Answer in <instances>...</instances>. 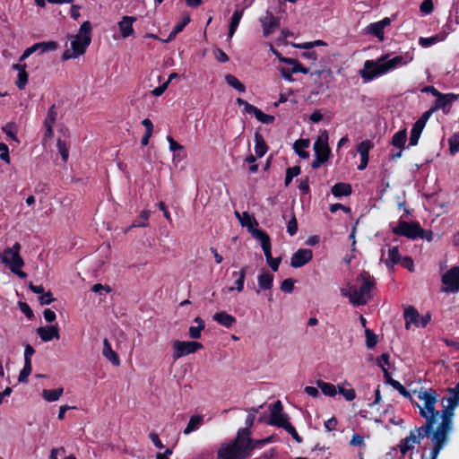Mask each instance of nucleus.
Instances as JSON below:
<instances>
[{
	"label": "nucleus",
	"instance_id": "obj_1",
	"mask_svg": "<svg viewBox=\"0 0 459 459\" xmlns=\"http://www.w3.org/2000/svg\"><path fill=\"white\" fill-rule=\"evenodd\" d=\"M413 60V52L408 51L403 55L389 58V55L381 56L376 60H366L364 62L361 77L367 81L382 76L399 66L406 65Z\"/></svg>",
	"mask_w": 459,
	"mask_h": 459
},
{
	"label": "nucleus",
	"instance_id": "obj_2",
	"mask_svg": "<svg viewBox=\"0 0 459 459\" xmlns=\"http://www.w3.org/2000/svg\"><path fill=\"white\" fill-rule=\"evenodd\" d=\"M375 280L367 272L359 273L351 282L348 281L340 289L342 296L349 299L355 307L366 305L373 297Z\"/></svg>",
	"mask_w": 459,
	"mask_h": 459
},
{
	"label": "nucleus",
	"instance_id": "obj_3",
	"mask_svg": "<svg viewBox=\"0 0 459 459\" xmlns=\"http://www.w3.org/2000/svg\"><path fill=\"white\" fill-rule=\"evenodd\" d=\"M418 401L415 402V405L420 410V414L426 420L425 426L427 429H433L434 425L437 422V420H441L438 423L442 422V413L436 409V403L438 400V394L433 389L420 390L415 392ZM439 425H437L438 427Z\"/></svg>",
	"mask_w": 459,
	"mask_h": 459
},
{
	"label": "nucleus",
	"instance_id": "obj_4",
	"mask_svg": "<svg viewBox=\"0 0 459 459\" xmlns=\"http://www.w3.org/2000/svg\"><path fill=\"white\" fill-rule=\"evenodd\" d=\"M91 23L84 22L77 34L70 36V48H66L62 56L63 60L74 59L83 55L91 41Z\"/></svg>",
	"mask_w": 459,
	"mask_h": 459
},
{
	"label": "nucleus",
	"instance_id": "obj_5",
	"mask_svg": "<svg viewBox=\"0 0 459 459\" xmlns=\"http://www.w3.org/2000/svg\"><path fill=\"white\" fill-rule=\"evenodd\" d=\"M21 245L16 242L12 247H7L2 253V264L21 279L27 278V273L22 271L24 266V261L21 256Z\"/></svg>",
	"mask_w": 459,
	"mask_h": 459
},
{
	"label": "nucleus",
	"instance_id": "obj_6",
	"mask_svg": "<svg viewBox=\"0 0 459 459\" xmlns=\"http://www.w3.org/2000/svg\"><path fill=\"white\" fill-rule=\"evenodd\" d=\"M433 429H427V426L415 428L410 432V435L402 439L399 445L401 453L404 455L408 451L413 449L416 445L420 444L425 436L429 434Z\"/></svg>",
	"mask_w": 459,
	"mask_h": 459
},
{
	"label": "nucleus",
	"instance_id": "obj_7",
	"mask_svg": "<svg viewBox=\"0 0 459 459\" xmlns=\"http://www.w3.org/2000/svg\"><path fill=\"white\" fill-rule=\"evenodd\" d=\"M250 430L247 429H239L232 443L242 459L248 457L250 452L255 448L253 439L250 438Z\"/></svg>",
	"mask_w": 459,
	"mask_h": 459
},
{
	"label": "nucleus",
	"instance_id": "obj_8",
	"mask_svg": "<svg viewBox=\"0 0 459 459\" xmlns=\"http://www.w3.org/2000/svg\"><path fill=\"white\" fill-rule=\"evenodd\" d=\"M403 317L405 320V328L407 330H410L412 327H425L430 321L429 315L420 316L413 307H408L404 309Z\"/></svg>",
	"mask_w": 459,
	"mask_h": 459
},
{
	"label": "nucleus",
	"instance_id": "obj_9",
	"mask_svg": "<svg viewBox=\"0 0 459 459\" xmlns=\"http://www.w3.org/2000/svg\"><path fill=\"white\" fill-rule=\"evenodd\" d=\"M203 348L202 343L197 342H181L176 341L173 342V358L178 359L188 354L195 353L196 351Z\"/></svg>",
	"mask_w": 459,
	"mask_h": 459
},
{
	"label": "nucleus",
	"instance_id": "obj_10",
	"mask_svg": "<svg viewBox=\"0 0 459 459\" xmlns=\"http://www.w3.org/2000/svg\"><path fill=\"white\" fill-rule=\"evenodd\" d=\"M393 231L396 235L404 236L412 239L421 237L422 233V230L419 223H409L406 221H400L397 226L393 228Z\"/></svg>",
	"mask_w": 459,
	"mask_h": 459
},
{
	"label": "nucleus",
	"instance_id": "obj_11",
	"mask_svg": "<svg viewBox=\"0 0 459 459\" xmlns=\"http://www.w3.org/2000/svg\"><path fill=\"white\" fill-rule=\"evenodd\" d=\"M443 291H459V267H453L442 276Z\"/></svg>",
	"mask_w": 459,
	"mask_h": 459
},
{
	"label": "nucleus",
	"instance_id": "obj_12",
	"mask_svg": "<svg viewBox=\"0 0 459 459\" xmlns=\"http://www.w3.org/2000/svg\"><path fill=\"white\" fill-rule=\"evenodd\" d=\"M329 135L326 130H324L317 136L314 143L315 155L321 157L322 160H328L331 150L328 145Z\"/></svg>",
	"mask_w": 459,
	"mask_h": 459
},
{
	"label": "nucleus",
	"instance_id": "obj_13",
	"mask_svg": "<svg viewBox=\"0 0 459 459\" xmlns=\"http://www.w3.org/2000/svg\"><path fill=\"white\" fill-rule=\"evenodd\" d=\"M271 416L268 423L270 425L277 426L282 428L283 425L287 424L288 416L282 411V404L281 401H276L271 406Z\"/></svg>",
	"mask_w": 459,
	"mask_h": 459
},
{
	"label": "nucleus",
	"instance_id": "obj_14",
	"mask_svg": "<svg viewBox=\"0 0 459 459\" xmlns=\"http://www.w3.org/2000/svg\"><path fill=\"white\" fill-rule=\"evenodd\" d=\"M57 46H58L57 43L55 41L36 43L24 50L23 54L20 57L19 61L20 62L24 61L26 58H28L30 55H32L35 52H39L42 54V53H45L48 51L56 50L57 48Z\"/></svg>",
	"mask_w": 459,
	"mask_h": 459
},
{
	"label": "nucleus",
	"instance_id": "obj_15",
	"mask_svg": "<svg viewBox=\"0 0 459 459\" xmlns=\"http://www.w3.org/2000/svg\"><path fill=\"white\" fill-rule=\"evenodd\" d=\"M264 37H268L280 26V18L274 16L271 11H266L265 14L260 18Z\"/></svg>",
	"mask_w": 459,
	"mask_h": 459
},
{
	"label": "nucleus",
	"instance_id": "obj_16",
	"mask_svg": "<svg viewBox=\"0 0 459 459\" xmlns=\"http://www.w3.org/2000/svg\"><path fill=\"white\" fill-rule=\"evenodd\" d=\"M390 23L391 19L386 17L379 22L368 24L365 28V31L366 33L373 35L376 38H377L379 41H383L385 39V28L389 26Z\"/></svg>",
	"mask_w": 459,
	"mask_h": 459
},
{
	"label": "nucleus",
	"instance_id": "obj_17",
	"mask_svg": "<svg viewBox=\"0 0 459 459\" xmlns=\"http://www.w3.org/2000/svg\"><path fill=\"white\" fill-rule=\"evenodd\" d=\"M313 252L311 249L302 248L296 251L290 259V266L293 268H299L311 261Z\"/></svg>",
	"mask_w": 459,
	"mask_h": 459
},
{
	"label": "nucleus",
	"instance_id": "obj_18",
	"mask_svg": "<svg viewBox=\"0 0 459 459\" xmlns=\"http://www.w3.org/2000/svg\"><path fill=\"white\" fill-rule=\"evenodd\" d=\"M274 275L266 269H262L257 276V293L263 290H269L273 286Z\"/></svg>",
	"mask_w": 459,
	"mask_h": 459
},
{
	"label": "nucleus",
	"instance_id": "obj_19",
	"mask_svg": "<svg viewBox=\"0 0 459 459\" xmlns=\"http://www.w3.org/2000/svg\"><path fill=\"white\" fill-rule=\"evenodd\" d=\"M136 18L134 16H123L122 19L117 22L120 36L123 39H126L130 36L134 35V22Z\"/></svg>",
	"mask_w": 459,
	"mask_h": 459
},
{
	"label": "nucleus",
	"instance_id": "obj_20",
	"mask_svg": "<svg viewBox=\"0 0 459 459\" xmlns=\"http://www.w3.org/2000/svg\"><path fill=\"white\" fill-rule=\"evenodd\" d=\"M373 147L374 144L369 140H365L358 145L357 151L360 156V163L358 166V169L364 170L367 168L368 164V153Z\"/></svg>",
	"mask_w": 459,
	"mask_h": 459
},
{
	"label": "nucleus",
	"instance_id": "obj_21",
	"mask_svg": "<svg viewBox=\"0 0 459 459\" xmlns=\"http://www.w3.org/2000/svg\"><path fill=\"white\" fill-rule=\"evenodd\" d=\"M37 333L45 342L60 338L59 328L56 324L49 326H40L37 329Z\"/></svg>",
	"mask_w": 459,
	"mask_h": 459
},
{
	"label": "nucleus",
	"instance_id": "obj_22",
	"mask_svg": "<svg viewBox=\"0 0 459 459\" xmlns=\"http://www.w3.org/2000/svg\"><path fill=\"white\" fill-rule=\"evenodd\" d=\"M235 215L238 218L241 226L246 227L247 230L252 234L254 230H256V227L258 225L257 221L252 215L247 212H235Z\"/></svg>",
	"mask_w": 459,
	"mask_h": 459
},
{
	"label": "nucleus",
	"instance_id": "obj_23",
	"mask_svg": "<svg viewBox=\"0 0 459 459\" xmlns=\"http://www.w3.org/2000/svg\"><path fill=\"white\" fill-rule=\"evenodd\" d=\"M381 252H382L381 260L385 261V263L387 266H392L395 264H398V263H400V261L402 259L399 250L396 247H392V248L388 247L387 257H385V248H382Z\"/></svg>",
	"mask_w": 459,
	"mask_h": 459
},
{
	"label": "nucleus",
	"instance_id": "obj_24",
	"mask_svg": "<svg viewBox=\"0 0 459 459\" xmlns=\"http://www.w3.org/2000/svg\"><path fill=\"white\" fill-rule=\"evenodd\" d=\"M436 98L433 109H445L446 106H449L452 102L455 101L459 98V95L454 93L443 94L439 92Z\"/></svg>",
	"mask_w": 459,
	"mask_h": 459
},
{
	"label": "nucleus",
	"instance_id": "obj_25",
	"mask_svg": "<svg viewBox=\"0 0 459 459\" xmlns=\"http://www.w3.org/2000/svg\"><path fill=\"white\" fill-rule=\"evenodd\" d=\"M219 459H242L233 444L223 445L218 451Z\"/></svg>",
	"mask_w": 459,
	"mask_h": 459
},
{
	"label": "nucleus",
	"instance_id": "obj_26",
	"mask_svg": "<svg viewBox=\"0 0 459 459\" xmlns=\"http://www.w3.org/2000/svg\"><path fill=\"white\" fill-rule=\"evenodd\" d=\"M102 355L114 366L117 367L120 365V359L117 352L112 349L110 342L107 339L103 341Z\"/></svg>",
	"mask_w": 459,
	"mask_h": 459
},
{
	"label": "nucleus",
	"instance_id": "obj_27",
	"mask_svg": "<svg viewBox=\"0 0 459 459\" xmlns=\"http://www.w3.org/2000/svg\"><path fill=\"white\" fill-rule=\"evenodd\" d=\"M447 37V33L446 31H441L434 36L429 37V38H423L420 37L419 39V44L422 48H429L432 45H435L438 42L444 41Z\"/></svg>",
	"mask_w": 459,
	"mask_h": 459
},
{
	"label": "nucleus",
	"instance_id": "obj_28",
	"mask_svg": "<svg viewBox=\"0 0 459 459\" xmlns=\"http://www.w3.org/2000/svg\"><path fill=\"white\" fill-rule=\"evenodd\" d=\"M243 13H244V9H238L237 8L232 16H231V19H230V25H229V32H228V37L229 39H230L233 35L235 34L238 25H239V22L242 19V16H243Z\"/></svg>",
	"mask_w": 459,
	"mask_h": 459
},
{
	"label": "nucleus",
	"instance_id": "obj_29",
	"mask_svg": "<svg viewBox=\"0 0 459 459\" xmlns=\"http://www.w3.org/2000/svg\"><path fill=\"white\" fill-rule=\"evenodd\" d=\"M247 267H242L239 272L232 273V275L236 277L235 286L229 287L228 291L238 290V292L243 291L244 283L246 278Z\"/></svg>",
	"mask_w": 459,
	"mask_h": 459
},
{
	"label": "nucleus",
	"instance_id": "obj_30",
	"mask_svg": "<svg viewBox=\"0 0 459 459\" xmlns=\"http://www.w3.org/2000/svg\"><path fill=\"white\" fill-rule=\"evenodd\" d=\"M64 394V388L58 387L56 389H43L41 392L42 398L48 403H54L58 401Z\"/></svg>",
	"mask_w": 459,
	"mask_h": 459
},
{
	"label": "nucleus",
	"instance_id": "obj_31",
	"mask_svg": "<svg viewBox=\"0 0 459 459\" xmlns=\"http://www.w3.org/2000/svg\"><path fill=\"white\" fill-rule=\"evenodd\" d=\"M56 112L55 110V108L52 107L44 122V127H45V137L50 138L53 135V126L56 121Z\"/></svg>",
	"mask_w": 459,
	"mask_h": 459
},
{
	"label": "nucleus",
	"instance_id": "obj_32",
	"mask_svg": "<svg viewBox=\"0 0 459 459\" xmlns=\"http://www.w3.org/2000/svg\"><path fill=\"white\" fill-rule=\"evenodd\" d=\"M213 320L228 328L231 327L237 321L233 316L224 311L215 313L213 315Z\"/></svg>",
	"mask_w": 459,
	"mask_h": 459
},
{
	"label": "nucleus",
	"instance_id": "obj_33",
	"mask_svg": "<svg viewBox=\"0 0 459 459\" xmlns=\"http://www.w3.org/2000/svg\"><path fill=\"white\" fill-rule=\"evenodd\" d=\"M310 145V141L308 139H299L293 144V149L296 153L302 159H307L309 157V153L306 151Z\"/></svg>",
	"mask_w": 459,
	"mask_h": 459
},
{
	"label": "nucleus",
	"instance_id": "obj_34",
	"mask_svg": "<svg viewBox=\"0 0 459 459\" xmlns=\"http://www.w3.org/2000/svg\"><path fill=\"white\" fill-rule=\"evenodd\" d=\"M13 68L18 71V80L16 85L19 89H23L28 82V74L26 72V65L14 64Z\"/></svg>",
	"mask_w": 459,
	"mask_h": 459
},
{
	"label": "nucleus",
	"instance_id": "obj_35",
	"mask_svg": "<svg viewBox=\"0 0 459 459\" xmlns=\"http://www.w3.org/2000/svg\"><path fill=\"white\" fill-rule=\"evenodd\" d=\"M204 423V416L202 415H194L190 418L186 427L184 429L185 435H189L190 433L197 430Z\"/></svg>",
	"mask_w": 459,
	"mask_h": 459
},
{
	"label": "nucleus",
	"instance_id": "obj_36",
	"mask_svg": "<svg viewBox=\"0 0 459 459\" xmlns=\"http://www.w3.org/2000/svg\"><path fill=\"white\" fill-rule=\"evenodd\" d=\"M332 194L335 197L347 196L351 194V186L346 183H338L332 187Z\"/></svg>",
	"mask_w": 459,
	"mask_h": 459
},
{
	"label": "nucleus",
	"instance_id": "obj_37",
	"mask_svg": "<svg viewBox=\"0 0 459 459\" xmlns=\"http://www.w3.org/2000/svg\"><path fill=\"white\" fill-rule=\"evenodd\" d=\"M316 385L321 389L322 393L330 397H333L337 394L338 387L331 383L325 382L323 380H317Z\"/></svg>",
	"mask_w": 459,
	"mask_h": 459
},
{
	"label": "nucleus",
	"instance_id": "obj_38",
	"mask_svg": "<svg viewBox=\"0 0 459 459\" xmlns=\"http://www.w3.org/2000/svg\"><path fill=\"white\" fill-rule=\"evenodd\" d=\"M346 386H350V384L345 381L342 384H339L337 385L338 387V392L343 395V397L351 402V401H353L355 398H356V393H355V390L351 387H349V388H346Z\"/></svg>",
	"mask_w": 459,
	"mask_h": 459
},
{
	"label": "nucleus",
	"instance_id": "obj_39",
	"mask_svg": "<svg viewBox=\"0 0 459 459\" xmlns=\"http://www.w3.org/2000/svg\"><path fill=\"white\" fill-rule=\"evenodd\" d=\"M249 108L251 109L250 114H253L259 122H261L263 124H267V125L273 124L274 122L273 116L264 113L262 110H260L256 107Z\"/></svg>",
	"mask_w": 459,
	"mask_h": 459
},
{
	"label": "nucleus",
	"instance_id": "obj_40",
	"mask_svg": "<svg viewBox=\"0 0 459 459\" xmlns=\"http://www.w3.org/2000/svg\"><path fill=\"white\" fill-rule=\"evenodd\" d=\"M255 154L259 158H261L266 153L267 145H266L263 136L258 133H255Z\"/></svg>",
	"mask_w": 459,
	"mask_h": 459
},
{
	"label": "nucleus",
	"instance_id": "obj_41",
	"mask_svg": "<svg viewBox=\"0 0 459 459\" xmlns=\"http://www.w3.org/2000/svg\"><path fill=\"white\" fill-rule=\"evenodd\" d=\"M422 122L417 121L411 129V137H410V145L414 146L418 143V141L420 137V134L423 130Z\"/></svg>",
	"mask_w": 459,
	"mask_h": 459
},
{
	"label": "nucleus",
	"instance_id": "obj_42",
	"mask_svg": "<svg viewBox=\"0 0 459 459\" xmlns=\"http://www.w3.org/2000/svg\"><path fill=\"white\" fill-rule=\"evenodd\" d=\"M189 22H190V17L186 16L180 22H178L174 26V28L171 30V32L169 33L168 39L166 40H164V42H169L172 39H174V38L177 36V34L181 32L183 30V29L186 27V25Z\"/></svg>",
	"mask_w": 459,
	"mask_h": 459
},
{
	"label": "nucleus",
	"instance_id": "obj_43",
	"mask_svg": "<svg viewBox=\"0 0 459 459\" xmlns=\"http://www.w3.org/2000/svg\"><path fill=\"white\" fill-rule=\"evenodd\" d=\"M225 81L229 86L232 87L233 89L237 90L238 91H239V92L246 91L245 85L236 76H234L232 74H226Z\"/></svg>",
	"mask_w": 459,
	"mask_h": 459
},
{
	"label": "nucleus",
	"instance_id": "obj_44",
	"mask_svg": "<svg viewBox=\"0 0 459 459\" xmlns=\"http://www.w3.org/2000/svg\"><path fill=\"white\" fill-rule=\"evenodd\" d=\"M407 140V131L406 129L400 130L395 133L392 139V144L394 147L402 148L404 146Z\"/></svg>",
	"mask_w": 459,
	"mask_h": 459
},
{
	"label": "nucleus",
	"instance_id": "obj_45",
	"mask_svg": "<svg viewBox=\"0 0 459 459\" xmlns=\"http://www.w3.org/2000/svg\"><path fill=\"white\" fill-rule=\"evenodd\" d=\"M251 235L260 242L262 248L263 247L271 245L270 237L266 232L257 229L254 230Z\"/></svg>",
	"mask_w": 459,
	"mask_h": 459
},
{
	"label": "nucleus",
	"instance_id": "obj_46",
	"mask_svg": "<svg viewBox=\"0 0 459 459\" xmlns=\"http://www.w3.org/2000/svg\"><path fill=\"white\" fill-rule=\"evenodd\" d=\"M195 323L197 324V326H191L189 334L192 338L198 339L201 337V331L204 328V322L201 317H195Z\"/></svg>",
	"mask_w": 459,
	"mask_h": 459
},
{
	"label": "nucleus",
	"instance_id": "obj_47",
	"mask_svg": "<svg viewBox=\"0 0 459 459\" xmlns=\"http://www.w3.org/2000/svg\"><path fill=\"white\" fill-rule=\"evenodd\" d=\"M281 61L290 65L291 67V73L297 74V73H302V74H307L308 70L307 68H304L298 61L292 58H282Z\"/></svg>",
	"mask_w": 459,
	"mask_h": 459
},
{
	"label": "nucleus",
	"instance_id": "obj_48",
	"mask_svg": "<svg viewBox=\"0 0 459 459\" xmlns=\"http://www.w3.org/2000/svg\"><path fill=\"white\" fill-rule=\"evenodd\" d=\"M366 345L368 349L374 348L377 343V335L375 334L370 329H365Z\"/></svg>",
	"mask_w": 459,
	"mask_h": 459
},
{
	"label": "nucleus",
	"instance_id": "obj_49",
	"mask_svg": "<svg viewBox=\"0 0 459 459\" xmlns=\"http://www.w3.org/2000/svg\"><path fill=\"white\" fill-rule=\"evenodd\" d=\"M57 150L64 161H66L69 156V146L65 141L58 140L56 143Z\"/></svg>",
	"mask_w": 459,
	"mask_h": 459
},
{
	"label": "nucleus",
	"instance_id": "obj_50",
	"mask_svg": "<svg viewBox=\"0 0 459 459\" xmlns=\"http://www.w3.org/2000/svg\"><path fill=\"white\" fill-rule=\"evenodd\" d=\"M150 212L143 211L139 216V219L133 223L132 227H147Z\"/></svg>",
	"mask_w": 459,
	"mask_h": 459
},
{
	"label": "nucleus",
	"instance_id": "obj_51",
	"mask_svg": "<svg viewBox=\"0 0 459 459\" xmlns=\"http://www.w3.org/2000/svg\"><path fill=\"white\" fill-rule=\"evenodd\" d=\"M31 370H32L31 362L30 361L24 362V367L19 376V381L23 382V383L27 382L28 377L31 373Z\"/></svg>",
	"mask_w": 459,
	"mask_h": 459
},
{
	"label": "nucleus",
	"instance_id": "obj_52",
	"mask_svg": "<svg viewBox=\"0 0 459 459\" xmlns=\"http://www.w3.org/2000/svg\"><path fill=\"white\" fill-rule=\"evenodd\" d=\"M449 151L452 155L459 152V135L454 134L448 140Z\"/></svg>",
	"mask_w": 459,
	"mask_h": 459
},
{
	"label": "nucleus",
	"instance_id": "obj_53",
	"mask_svg": "<svg viewBox=\"0 0 459 459\" xmlns=\"http://www.w3.org/2000/svg\"><path fill=\"white\" fill-rule=\"evenodd\" d=\"M295 281L291 278L285 279L281 283V290L285 293H291L294 289Z\"/></svg>",
	"mask_w": 459,
	"mask_h": 459
},
{
	"label": "nucleus",
	"instance_id": "obj_54",
	"mask_svg": "<svg viewBox=\"0 0 459 459\" xmlns=\"http://www.w3.org/2000/svg\"><path fill=\"white\" fill-rule=\"evenodd\" d=\"M300 173L299 167H292L287 169L285 177V185L289 186L294 177H297Z\"/></svg>",
	"mask_w": 459,
	"mask_h": 459
},
{
	"label": "nucleus",
	"instance_id": "obj_55",
	"mask_svg": "<svg viewBox=\"0 0 459 459\" xmlns=\"http://www.w3.org/2000/svg\"><path fill=\"white\" fill-rule=\"evenodd\" d=\"M377 365L381 367V368L384 371L385 376H388V370L386 368V366L389 365V355L387 353H383L378 359H377Z\"/></svg>",
	"mask_w": 459,
	"mask_h": 459
},
{
	"label": "nucleus",
	"instance_id": "obj_56",
	"mask_svg": "<svg viewBox=\"0 0 459 459\" xmlns=\"http://www.w3.org/2000/svg\"><path fill=\"white\" fill-rule=\"evenodd\" d=\"M282 429H284L296 440V442H302L301 437L297 433L295 428L290 422L283 425Z\"/></svg>",
	"mask_w": 459,
	"mask_h": 459
},
{
	"label": "nucleus",
	"instance_id": "obj_57",
	"mask_svg": "<svg viewBox=\"0 0 459 459\" xmlns=\"http://www.w3.org/2000/svg\"><path fill=\"white\" fill-rule=\"evenodd\" d=\"M3 131L12 139L18 142L16 137V127L13 123H9L3 127Z\"/></svg>",
	"mask_w": 459,
	"mask_h": 459
},
{
	"label": "nucleus",
	"instance_id": "obj_58",
	"mask_svg": "<svg viewBox=\"0 0 459 459\" xmlns=\"http://www.w3.org/2000/svg\"><path fill=\"white\" fill-rule=\"evenodd\" d=\"M350 445L354 447L359 446V447L365 448V446H366V444L364 442V437L359 434H353V436L350 441Z\"/></svg>",
	"mask_w": 459,
	"mask_h": 459
},
{
	"label": "nucleus",
	"instance_id": "obj_59",
	"mask_svg": "<svg viewBox=\"0 0 459 459\" xmlns=\"http://www.w3.org/2000/svg\"><path fill=\"white\" fill-rule=\"evenodd\" d=\"M167 140L169 144V151L172 152H183L184 147L177 143L171 136H168Z\"/></svg>",
	"mask_w": 459,
	"mask_h": 459
},
{
	"label": "nucleus",
	"instance_id": "obj_60",
	"mask_svg": "<svg viewBox=\"0 0 459 459\" xmlns=\"http://www.w3.org/2000/svg\"><path fill=\"white\" fill-rule=\"evenodd\" d=\"M213 54H214L215 58L217 59V61H219L221 63H226L229 61V56H227V54L220 48H216L213 51Z\"/></svg>",
	"mask_w": 459,
	"mask_h": 459
},
{
	"label": "nucleus",
	"instance_id": "obj_61",
	"mask_svg": "<svg viewBox=\"0 0 459 459\" xmlns=\"http://www.w3.org/2000/svg\"><path fill=\"white\" fill-rule=\"evenodd\" d=\"M420 11L426 14L430 13L433 11V3L431 0H424L420 7Z\"/></svg>",
	"mask_w": 459,
	"mask_h": 459
},
{
	"label": "nucleus",
	"instance_id": "obj_62",
	"mask_svg": "<svg viewBox=\"0 0 459 459\" xmlns=\"http://www.w3.org/2000/svg\"><path fill=\"white\" fill-rule=\"evenodd\" d=\"M400 264L409 271L412 272L414 270V264L411 257L405 256L402 257Z\"/></svg>",
	"mask_w": 459,
	"mask_h": 459
},
{
	"label": "nucleus",
	"instance_id": "obj_63",
	"mask_svg": "<svg viewBox=\"0 0 459 459\" xmlns=\"http://www.w3.org/2000/svg\"><path fill=\"white\" fill-rule=\"evenodd\" d=\"M39 299L41 305H48L52 301H54V299L52 298V294L50 291H45L41 296L39 297Z\"/></svg>",
	"mask_w": 459,
	"mask_h": 459
},
{
	"label": "nucleus",
	"instance_id": "obj_64",
	"mask_svg": "<svg viewBox=\"0 0 459 459\" xmlns=\"http://www.w3.org/2000/svg\"><path fill=\"white\" fill-rule=\"evenodd\" d=\"M43 316H44L45 320L48 323L54 322L56 318V313L49 308H47L44 310Z\"/></svg>",
	"mask_w": 459,
	"mask_h": 459
}]
</instances>
